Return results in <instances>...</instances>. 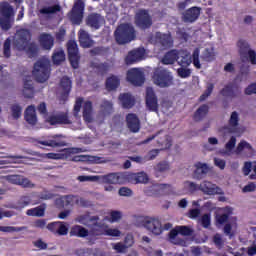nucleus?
<instances>
[{"mask_svg": "<svg viewBox=\"0 0 256 256\" xmlns=\"http://www.w3.org/2000/svg\"><path fill=\"white\" fill-rule=\"evenodd\" d=\"M99 216H91V213L86 212L85 214H81L76 217V223H80L81 225H85V227H91L90 235H95V237H99V235H103V227H105L104 223L98 222Z\"/></svg>", "mask_w": 256, "mask_h": 256, "instance_id": "nucleus-1", "label": "nucleus"}, {"mask_svg": "<svg viewBox=\"0 0 256 256\" xmlns=\"http://www.w3.org/2000/svg\"><path fill=\"white\" fill-rule=\"evenodd\" d=\"M114 37L118 45H127L135 41V28L129 23L120 24L114 32Z\"/></svg>", "mask_w": 256, "mask_h": 256, "instance_id": "nucleus-2", "label": "nucleus"}, {"mask_svg": "<svg viewBox=\"0 0 256 256\" xmlns=\"http://www.w3.org/2000/svg\"><path fill=\"white\" fill-rule=\"evenodd\" d=\"M32 73L38 83H45L51 75V64L46 59H40L34 64Z\"/></svg>", "mask_w": 256, "mask_h": 256, "instance_id": "nucleus-3", "label": "nucleus"}, {"mask_svg": "<svg viewBox=\"0 0 256 256\" xmlns=\"http://www.w3.org/2000/svg\"><path fill=\"white\" fill-rule=\"evenodd\" d=\"M152 81L154 85L165 88L173 85V75L171 72L163 67H157L153 71Z\"/></svg>", "mask_w": 256, "mask_h": 256, "instance_id": "nucleus-4", "label": "nucleus"}, {"mask_svg": "<svg viewBox=\"0 0 256 256\" xmlns=\"http://www.w3.org/2000/svg\"><path fill=\"white\" fill-rule=\"evenodd\" d=\"M134 24L138 29L146 31V29H151L153 26V17L149 14L147 9H139L134 16Z\"/></svg>", "mask_w": 256, "mask_h": 256, "instance_id": "nucleus-5", "label": "nucleus"}, {"mask_svg": "<svg viewBox=\"0 0 256 256\" xmlns=\"http://www.w3.org/2000/svg\"><path fill=\"white\" fill-rule=\"evenodd\" d=\"M84 15L85 2H83L82 0H77L67 16L72 25H80L81 23H83Z\"/></svg>", "mask_w": 256, "mask_h": 256, "instance_id": "nucleus-6", "label": "nucleus"}, {"mask_svg": "<svg viewBox=\"0 0 256 256\" xmlns=\"http://www.w3.org/2000/svg\"><path fill=\"white\" fill-rule=\"evenodd\" d=\"M31 30L27 28H22L17 31L13 45L18 51H24L27 45H29V41H31Z\"/></svg>", "mask_w": 256, "mask_h": 256, "instance_id": "nucleus-7", "label": "nucleus"}, {"mask_svg": "<svg viewBox=\"0 0 256 256\" xmlns=\"http://www.w3.org/2000/svg\"><path fill=\"white\" fill-rule=\"evenodd\" d=\"M31 30L27 28H22L17 31L13 45L18 51H24L27 45H29V41H31Z\"/></svg>", "mask_w": 256, "mask_h": 256, "instance_id": "nucleus-8", "label": "nucleus"}, {"mask_svg": "<svg viewBox=\"0 0 256 256\" xmlns=\"http://www.w3.org/2000/svg\"><path fill=\"white\" fill-rule=\"evenodd\" d=\"M68 59L72 69H79V61H81V56H79V47L75 40H70L67 43Z\"/></svg>", "mask_w": 256, "mask_h": 256, "instance_id": "nucleus-9", "label": "nucleus"}, {"mask_svg": "<svg viewBox=\"0 0 256 256\" xmlns=\"http://www.w3.org/2000/svg\"><path fill=\"white\" fill-rule=\"evenodd\" d=\"M102 183L106 185H123L127 183L126 173L116 172L99 176Z\"/></svg>", "mask_w": 256, "mask_h": 256, "instance_id": "nucleus-10", "label": "nucleus"}, {"mask_svg": "<svg viewBox=\"0 0 256 256\" xmlns=\"http://www.w3.org/2000/svg\"><path fill=\"white\" fill-rule=\"evenodd\" d=\"M142 223L143 227L153 235L159 236L163 233V224H161V220H159V218L146 217Z\"/></svg>", "mask_w": 256, "mask_h": 256, "instance_id": "nucleus-11", "label": "nucleus"}, {"mask_svg": "<svg viewBox=\"0 0 256 256\" xmlns=\"http://www.w3.org/2000/svg\"><path fill=\"white\" fill-rule=\"evenodd\" d=\"M126 79L134 87H141L145 83V74L139 68L128 70Z\"/></svg>", "mask_w": 256, "mask_h": 256, "instance_id": "nucleus-12", "label": "nucleus"}, {"mask_svg": "<svg viewBox=\"0 0 256 256\" xmlns=\"http://www.w3.org/2000/svg\"><path fill=\"white\" fill-rule=\"evenodd\" d=\"M145 101L148 111L159 113V99L157 98V94H155V90H153V88L148 87L146 89Z\"/></svg>", "mask_w": 256, "mask_h": 256, "instance_id": "nucleus-13", "label": "nucleus"}, {"mask_svg": "<svg viewBox=\"0 0 256 256\" xmlns=\"http://www.w3.org/2000/svg\"><path fill=\"white\" fill-rule=\"evenodd\" d=\"M237 47L239 49L240 55H247L249 57V61L251 65H256V52L255 50L251 49V45L247 40L240 39L237 42Z\"/></svg>", "mask_w": 256, "mask_h": 256, "instance_id": "nucleus-14", "label": "nucleus"}, {"mask_svg": "<svg viewBox=\"0 0 256 256\" xmlns=\"http://www.w3.org/2000/svg\"><path fill=\"white\" fill-rule=\"evenodd\" d=\"M6 181L12 185H20V187L24 189H33V187H35V184H33L29 178L21 175H8L6 176Z\"/></svg>", "mask_w": 256, "mask_h": 256, "instance_id": "nucleus-15", "label": "nucleus"}, {"mask_svg": "<svg viewBox=\"0 0 256 256\" xmlns=\"http://www.w3.org/2000/svg\"><path fill=\"white\" fill-rule=\"evenodd\" d=\"M60 101L65 103L69 99V94L71 93V89H73V82L70 77L63 76L60 80Z\"/></svg>", "mask_w": 256, "mask_h": 256, "instance_id": "nucleus-16", "label": "nucleus"}, {"mask_svg": "<svg viewBox=\"0 0 256 256\" xmlns=\"http://www.w3.org/2000/svg\"><path fill=\"white\" fill-rule=\"evenodd\" d=\"M83 148L71 147L65 148L60 151V153H48V159H69L71 157V153H83Z\"/></svg>", "mask_w": 256, "mask_h": 256, "instance_id": "nucleus-17", "label": "nucleus"}, {"mask_svg": "<svg viewBox=\"0 0 256 256\" xmlns=\"http://www.w3.org/2000/svg\"><path fill=\"white\" fill-rule=\"evenodd\" d=\"M220 94L222 97H227L228 99H237V97L241 96V88L235 83H229L224 86Z\"/></svg>", "mask_w": 256, "mask_h": 256, "instance_id": "nucleus-18", "label": "nucleus"}, {"mask_svg": "<svg viewBox=\"0 0 256 256\" xmlns=\"http://www.w3.org/2000/svg\"><path fill=\"white\" fill-rule=\"evenodd\" d=\"M47 123L50 125H71V120L67 113L61 112L59 114L50 115L46 119Z\"/></svg>", "mask_w": 256, "mask_h": 256, "instance_id": "nucleus-19", "label": "nucleus"}, {"mask_svg": "<svg viewBox=\"0 0 256 256\" xmlns=\"http://www.w3.org/2000/svg\"><path fill=\"white\" fill-rule=\"evenodd\" d=\"M126 124L131 133H139V131L141 130V120H139L137 114H127Z\"/></svg>", "mask_w": 256, "mask_h": 256, "instance_id": "nucleus-20", "label": "nucleus"}, {"mask_svg": "<svg viewBox=\"0 0 256 256\" xmlns=\"http://www.w3.org/2000/svg\"><path fill=\"white\" fill-rule=\"evenodd\" d=\"M237 127H239V113L234 111L230 115L228 125L222 127V131L224 133H237Z\"/></svg>", "mask_w": 256, "mask_h": 256, "instance_id": "nucleus-21", "label": "nucleus"}, {"mask_svg": "<svg viewBox=\"0 0 256 256\" xmlns=\"http://www.w3.org/2000/svg\"><path fill=\"white\" fill-rule=\"evenodd\" d=\"M155 41L162 49H170L173 47V37L171 34H165L161 32H157L155 35Z\"/></svg>", "mask_w": 256, "mask_h": 256, "instance_id": "nucleus-22", "label": "nucleus"}, {"mask_svg": "<svg viewBox=\"0 0 256 256\" xmlns=\"http://www.w3.org/2000/svg\"><path fill=\"white\" fill-rule=\"evenodd\" d=\"M145 57V48H138L128 52L125 63L126 65H133V63H137V61H141Z\"/></svg>", "mask_w": 256, "mask_h": 256, "instance_id": "nucleus-23", "label": "nucleus"}, {"mask_svg": "<svg viewBox=\"0 0 256 256\" xmlns=\"http://www.w3.org/2000/svg\"><path fill=\"white\" fill-rule=\"evenodd\" d=\"M126 182L137 185L139 183H149V176L145 172L126 173Z\"/></svg>", "mask_w": 256, "mask_h": 256, "instance_id": "nucleus-24", "label": "nucleus"}, {"mask_svg": "<svg viewBox=\"0 0 256 256\" xmlns=\"http://www.w3.org/2000/svg\"><path fill=\"white\" fill-rule=\"evenodd\" d=\"M103 21H105V19L103 16H101V14L91 13L86 18V25L97 31V29H101Z\"/></svg>", "mask_w": 256, "mask_h": 256, "instance_id": "nucleus-25", "label": "nucleus"}, {"mask_svg": "<svg viewBox=\"0 0 256 256\" xmlns=\"http://www.w3.org/2000/svg\"><path fill=\"white\" fill-rule=\"evenodd\" d=\"M201 15V8L194 6L183 13L182 19L184 23H195Z\"/></svg>", "mask_w": 256, "mask_h": 256, "instance_id": "nucleus-26", "label": "nucleus"}, {"mask_svg": "<svg viewBox=\"0 0 256 256\" xmlns=\"http://www.w3.org/2000/svg\"><path fill=\"white\" fill-rule=\"evenodd\" d=\"M195 170H194V179H197L198 181H201V179H205L207 177V173L211 171V168H209V165L207 163L203 162H196L194 164Z\"/></svg>", "mask_w": 256, "mask_h": 256, "instance_id": "nucleus-27", "label": "nucleus"}, {"mask_svg": "<svg viewBox=\"0 0 256 256\" xmlns=\"http://www.w3.org/2000/svg\"><path fill=\"white\" fill-rule=\"evenodd\" d=\"M39 43L45 51H51L55 45V38L49 33H42L39 36Z\"/></svg>", "mask_w": 256, "mask_h": 256, "instance_id": "nucleus-28", "label": "nucleus"}, {"mask_svg": "<svg viewBox=\"0 0 256 256\" xmlns=\"http://www.w3.org/2000/svg\"><path fill=\"white\" fill-rule=\"evenodd\" d=\"M61 137H63V135H55L51 140H43L39 141L38 143L39 145H44L45 147H65L67 142L61 139Z\"/></svg>", "mask_w": 256, "mask_h": 256, "instance_id": "nucleus-29", "label": "nucleus"}, {"mask_svg": "<svg viewBox=\"0 0 256 256\" xmlns=\"http://www.w3.org/2000/svg\"><path fill=\"white\" fill-rule=\"evenodd\" d=\"M78 39L80 47H83V49H89V47L93 46V40L91 39V35H89L87 31L83 29L78 32Z\"/></svg>", "mask_w": 256, "mask_h": 256, "instance_id": "nucleus-30", "label": "nucleus"}, {"mask_svg": "<svg viewBox=\"0 0 256 256\" xmlns=\"http://www.w3.org/2000/svg\"><path fill=\"white\" fill-rule=\"evenodd\" d=\"M24 119L28 123V125H37V112L35 110V106L30 105L26 108L24 113Z\"/></svg>", "mask_w": 256, "mask_h": 256, "instance_id": "nucleus-31", "label": "nucleus"}, {"mask_svg": "<svg viewBox=\"0 0 256 256\" xmlns=\"http://www.w3.org/2000/svg\"><path fill=\"white\" fill-rule=\"evenodd\" d=\"M119 101L123 109H133L135 107V98L130 93L120 94Z\"/></svg>", "mask_w": 256, "mask_h": 256, "instance_id": "nucleus-32", "label": "nucleus"}, {"mask_svg": "<svg viewBox=\"0 0 256 256\" xmlns=\"http://www.w3.org/2000/svg\"><path fill=\"white\" fill-rule=\"evenodd\" d=\"M199 191H202L204 195H217V185L211 183L210 181L204 180L199 185Z\"/></svg>", "mask_w": 256, "mask_h": 256, "instance_id": "nucleus-33", "label": "nucleus"}, {"mask_svg": "<svg viewBox=\"0 0 256 256\" xmlns=\"http://www.w3.org/2000/svg\"><path fill=\"white\" fill-rule=\"evenodd\" d=\"M91 237V231L87 230L85 227L81 225H75L70 230V237Z\"/></svg>", "mask_w": 256, "mask_h": 256, "instance_id": "nucleus-34", "label": "nucleus"}, {"mask_svg": "<svg viewBox=\"0 0 256 256\" xmlns=\"http://www.w3.org/2000/svg\"><path fill=\"white\" fill-rule=\"evenodd\" d=\"M178 65L181 67H189L191 63H193V60L191 58V53H189L187 50H182L178 53Z\"/></svg>", "mask_w": 256, "mask_h": 256, "instance_id": "nucleus-35", "label": "nucleus"}, {"mask_svg": "<svg viewBox=\"0 0 256 256\" xmlns=\"http://www.w3.org/2000/svg\"><path fill=\"white\" fill-rule=\"evenodd\" d=\"M121 85V80L118 76L111 75L106 79L105 86L107 91H116Z\"/></svg>", "mask_w": 256, "mask_h": 256, "instance_id": "nucleus-36", "label": "nucleus"}, {"mask_svg": "<svg viewBox=\"0 0 256 256\" xmlns=\"http://www.w3.org/2000/svg\"><path fill=\"white\" fill-rule=\"evenodd\" d=\"M209 114V105H201L194 113L193 119L196 122L203 121L205 117Z\"/></svg>", "mask_w": 256, "mask_h": 256, "instance_id": "nucleus-37", "label": "nucleus"}, {"mask_svg": "<svg viewBox=\"0 0 256 256\" xmlns=\"http://www.w3.org/2000/svg\"><path fill=\"white\" fill-rule=\"evenodd\" d=\"M179 59V52L177 50H170L162 58L163 65H173Z\"/></svg>", "mask_w": 256, "mask_h": 256, "instance_id": "nucleus-38", "label": "nucleus"}, {"mask_svg": "<svg viewBox=\"0 0 256 256\" xmlns=\"http://www.w3.org/2000/svg\"><path fill=\"white\" fill-rule=\"evenodd\" d=\"M35 95V87L32 80H24L23 96L26 99H33Z\"/></svg>", "mask_w": 256, "mask_h": 256, "instance_id": "nucleus-39", "label": "nucleus"}, {"mask_svg": "<svg viewBox=\"0 0 256 256\" xmlns=\"http://www.w3.org/2000/svg\"><path fill=\"white\" fill-rule=\"evenodd\" d=\"M0 15L1 17H12L13 18V6L9 2L0 3Z\"/></svg>", "mask_w": 256, "mask_h": 256, "instance_id": "nucleus-40", "label": "nucleus"}, {"mask_svg": "<svg viewBox=\"0 0 256 256\" xmlns=\"http://www.w3.org/2000/svg\"><path fill=\"white\" fill-rule=\"evenodd\" d=\"M28 217H45V205H40L26 211Z\"/></svg>", "mask_w": 256, "mask_h": 256, "instance_id": "nucleus-41", "label": "nucleus"}, {"mask_svg": "<svg viewBox=\"0 0 256 256\" xmlns=\"http://www.w3.org/2000/svg\"><path fill=\"white\" fill-rule=\"evenodd\" d=\"M93 114V102L86 101L83 105V118L86 121H91V115Z\"/></svg>", "mask_w": 256, "mask_h": 256, "instance_id": "nucleus-42", "label": "nucleus"}, {"mask_svg": "<svg viewBox=\"0 0 256 256\" xmlns=\"http://www.w3.org/2000/svg\"><path fill=\"white\" fill-rule=\"evenodd\" d=\"M177 235H180L178 226H176L174 229H172L169 232L170 241H172V243H174V245H183V244H185V240H183V239H178L177 240Z\"/></svg>", "mask_w": 256, "mask_h": 256, "instance_id": "nucleus-43", "label": "nucleus"}, {"mask_svg": "<svg viewBox=\"0 0 256 256\" xmlns=\"http://www.w3.org/2000/svg\"><path fill=\"white\" fill-rule=\"evenodd\" d=\"M100 111L103 115H111L113 113V102L103 100L100 104Z\"/></svg>", "mask_w": 256, "mask_h": 256, "instance_id": "nucleus-44", "label": "nucleus"}, {"mask_svg": "<svg viewBox=\"0 0 256 256\" xmlns=\"http://www.w3.org/2000/svg\"><path fill=\"white\" fill-rule=\"evenodd\" d=\"M61 11V5L55 4L53 6H48L40 9L41 15H55Z\"/></svg>", "mask_w": 256, "mask_h": 256, "instance_id": "nucleus-45", "label": "nucleus"}, {"mask_svg": "<svg viewBox=\"0 0 256 256\" xmlns=\"http://www.w3.org/2000/svg\"><path fill=\"white\" fill-rule=\"evenodd\" d=\"M10 112L12 118L17 121V119H21V115L23 113V107H21L18 103L12 104L10 106Z\"/></svg>", "mask_w": 256, "mask_h": 256, "instance_id": "nucleus-46", "label": "nucleus"}, {"mask_svg": "<svg viewBox=\"0 0 256 256\" xmlns=\"http://www.w3.org/2000/svg\"><path fill=\"white\" fill-rule=\"evenodd\" d=\"M13 17H0V27L2 31H9L13 27Z\"/></svg>", "mask_w": 256, "mask_h": 256, "instance_id": "nucleus-47", "label": "nucleus"}, {"mask_svg": "<svg viewBox=\"0 0 256 256\" xmlns=\"http://www.w3.org/2000/svg\"><path fill=\"white\" fill-rule=\"evenodd\" d=\"M52 61L54 65H61L63 61H65V51L63 50H56L52 55Z\"/></svg>", "mask_w": 256, "mask_h": 256, "instance_id": "nucleus-48", "label": "nucleus"}, {"mask_svg": "<svg viewBox=\"0 0 256 256\" xmlns=\"http://www.w3.org/2000/svg\"><path fill=\"white\" fill-rule=\"evenodd\" d=\"M244 149L251 151L253 149V146H251V144L245 140L240 141L235 150L236 155H240V153H243Z\"/></svg>", "mask_w": 256, "mask_h": 256, "instance_id": "nucleus-49", "label": "nucleus"}, {"mask_svg": "<svg viewBox=\"0 0 256 256\" xmlns=\"http://www.w3.org/2000/svg\"><path fill=\"white\" fill-rule=\"evenodd\" d=\"M105 226L102 228V235H107L108 237H120L121 236V231L117 228H107L105 229Z\"/></svg>", "mask_w": 256, "mask_h": 256, "instance_id": "nucleus-50", "label": "nucleus"}, {"mask_svg": "<svg viewBox=\"0 0 256 256\" xmlns=\"http://www.w3.org/2000/svg\"><path fill=\"white\" fill-rule=\"evenodd\" d=\"M0 231L2 233H19L21 231H25V227L0 226Z\"/></svg>", "mask_w": 256, "mask_h": 256, "instance_id": "nucleus-51", "label": "nucleus"}, {"mask_svg": "<svg viewBox=\"0 0 256 256\" xmlns=\"http://www.w3.org/2000/svg\"><path fill=\"white\" fill-rule=\"evenodd\" d=\"M200 53L201 50L199 48H195L192 54L193 65L196 67V69H201V61L199 60Z\"/></svg>", "mask_w": 256, "mask_h": 256, "instance_id": "nucleus-52", "label": "nucleus"}, {"mask_svg": "<svg viewBox=\"0 0 256 256\" xmlns=\"http://www.w3.org/2000/svg\"><path fill=\"white\" fill-rule=\"evenodd\" d=\"M213 89H215V85L213 83H208L206 90L200 96L199 101H205L208 97H210L211 93H213Z\"/></svg>", "mask_w": 256, "mask_h": 256, "instance_id": "nucleus-53", "label": "nucleus"}, {"mask_svg": "<svg viewBox=\"0 0 256 256\" xmlns=\"http://www.w3.org/2000/svg\"><path fill=\"white\" fill-rule=\"evenodd\" d=\"M213 89H215V85L213 83H208L206 90L200 96L199 101H205L208 97H210L211 93H213Z\"/></svg>", "mask_w": 256, "mask_h": 256, "instance_id": "nucleus-54", "label": "nucleus"}, {"mask_svg": "<svg viewBox=\"0 0 256 256\" xmlns=\"http://www.w3.org/2000/svg\"><path fill=\"white\" fill-rule=\"evenodd\" d=\"M177 227L182 237H191V235H193V228L189 226H177Z\"/></svg>", "mask_w": 256, "mask_h": 256, "instance_id": "nucleus-55", "label": "nucleus"}, {"mask_svg": "<svg viewBox=\"0 0 256 256\" xmlns=\"http://www.w3.org/2000/svg\"><path fill=\"white\" fill-rule=\"evenodd\" d=\"M3 55L6 59L11 57V39L7 38L3 45Z\"/></svg>", "mask_w": 256, "mask_h": 256, "instance_id": "nucleus-56", "label": "nucleus"}, {"mask_svg": "<svg viewBox=\"0 0 256 256\" xmlns=\"http://www.w3.org/2000/svg\"><path fill=\"white\" fill-rule=\"evenodd\" d=\"M28 205H31V197L29 196H22L17 202L19 209H25Z\"/></svg>", "mask_w": 256, "mask_h": 256, "instance_id": "nucleus-57", "label": "nucleus"}, {"mask_svg": "<svg viewBox=\"0 0 256 256\" xmlns=\"http://www.w3.org/2000/svg\"><path fill=\"white\" fill-rule=\"evenodd\" d=\"M66 35H67V30L65 29V27L61 26L58 32H56L55 34L56 41H58V43H63V41H65Z\"/></svg>", "mask_w": 256, "mask_h": 256, "instance_id": "nucleus-58", "label": "nucleus"}, {"mask_svg": "<svg viewBox=\"0 0 256 256\" xmlns=\"http://www.w3.org/2000/svg\"><path fill=\"white\" fill-rule=\"evenodd\" d=\"M65 205L66 207H73L75 203H79V200L77 199V196L75 195H66L64 196Z\"/></svg>", "mask_w": 256, "mask_h": 256, "instance_id": "nucleus-59", "label": "nucleus"}, {"mask_svg": "<svg viewBox=\"0 0 256 256\" xmlns=\"http://www.w3.org/2000/svg\"><path fill=\"white\" fill-rule=\"evenodd\" d=\"M178 77H181V79H187L188 77H191V69L189 68H181L177 69Z\"/></svg>", "mask_w": 256, "mask_h": 256, "instance_id": "nucleus-60", "label": "nucleus"}, {"mask_svg": "<svg viewBox=\"0 0 256 256\" xmlns=\"http://www.w3.org/2000/svg\"><path fill=\"white\" fill-rule=\"evenodd\" d=\"M201 225L204 229H209L211 227V214H204L201 217Z\"/></svg>", "mask_w": 256, "mask_h": 256, "instance_id": "nucleus-61", "label": "nucleus"}, {"mask_svg": "<svg viewBox=\"0 0 256 256\" xmlns=\"http://www.w3.org/2000/svg\"><path fill=\"white\" fill-rule=\"evenodd\" d=\"M155 169L158 173H165V171H169V163L166 161L159 162Z\"/></svg>", "mask_w": 256, "mask_h": 256, "instance_id": "nucleus-62", "label": "nucleus"}, {"mask_svg": "<svg viewBox=\"0 0 256 256\" xmlns=\"http://www.w3.org/2000/svg\"><path fill=\"white\" fill-rule=\"evenodd\" d=\"M27 53H28L29 57H37V53H39V48L37 47V45L35 43H31L28 46Z\"/></svg>", "mask_w": 256, "mask_h": 256, "instance_id": "nucleus-63", "label": "nucleus"}, {"mask_svg": "<svg viewBox=\"0 0 256 256\" xmlns=\"http://www.w3.org/2000/svg\"><path fill=\"white\" fill-rule=\"evenodd\" d=\"M158 191H160L161 195H169L171 193V185L160 184L158 186Z\"/></svg>", "mask_w": 256, "mask_h": 256, "instance_id": "nucleus-64", "label": "nucleus"}]
</instances>
